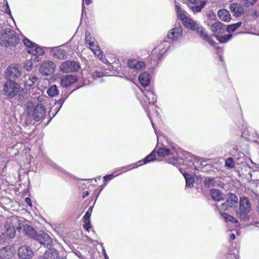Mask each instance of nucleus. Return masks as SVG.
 <instances>
[{"mask_svg":"<svg viewBox=\"0 0 259 259\" xmlns=\"http://www.w3.org/2000/svg\"><path fill=\"white\" fill-rule=\"evenodd\" d=\"M19 41L16 32L10 28L2 30L0 32V44L7 48L11 49L15 47Z\"/></svg>","mask_w":259,"mask_h":259,"instance_id":"f257e3e1","label":"nucleus"},{"mask_svg":"<svg viewBox=\"0 0 259 259\" xmlns=\"http://www.w3.org/2000/svg\"><path fill=\"white\" fill-rule=\"evenodd\" d=\"M251 205L249 199L246 197H240L239 208L236 210L237 217L241 220L248 221L250 218L249 213Z\"/></svg>","mask_w":259,"mask_h":259,"instance_id":"f03ea898","label":"nucleus"},{"mask_svg":"<svg viewBox=\"0 0 259 259\" xmlns=\"http://www.w3.org/2000/svg\"><path fill=\"white\" fill-rule=\"evenodd\" d=\"M210 29L213 33V36L221 43H225L232 38L233 35L230 34L225 35H219L224 33L226 30V26L220 22H217L212 24Z\"/></svg>","mask_w":259,"mask_h":259,"instance_id":"7ed1b4c3","label":"nucleus"},{"mask_svg":"<svg viewBox=\"0 0 259 259\" xmlns=\"http://www.w3.org/2000/svg\"><path fill=\"white\" fill-rule=\"evenodd\" d=\"M3 94L8 98H13L18 93L20 87L18 83L8 80L3 85Z\"/></svg>","mask_w":259,"mask_h":259,"instance_id":"20e7f679","label":"nucleus"},{"mask_svg":"<svg viewBox=\"0 0 259 259\" xmlns=\"http://www.w3.org/2000/svg\"><path fill=\"white\" fill-rule=\"evenodd\" d=\"M55 68L56 65L53 61L47 60L41 63L39 68V72L44 76H48L54 72Z\"/></svg>","mask_w":259,"mask_h":259,"instance_id":"39448f33","label":"nucleus"},{"mask_svg":"<svg viewBox=\"0 0 259 259\" xmlns=\"http://www.w3.org/2000/svg\"><path fill=\"white\" fill-rule=\"evenodd\" d=\"M79 68L80 65L78 62L71 61H65L60 66V71L65 73L77 71Z\"/></svg>","mask_w":259,"mask_h":259,"instance_id":"423d86ee","label":"nucleus"},{"mask_svg":"<svg viewBox=\"0 0 259 259\" xmlns=\"http://www.w3.org/2000/svg\"><path fill=\"white\" fill-rule=\"evenodd\" d=\"M144 94V98L141 101V104L143 107L147 105V104H153L156 102V98L153 91L144 89L142 91Z\"/></svg>","mask_w":259,"mask_h":259,"instance_id":"0eeeda50","label":"nucleus"},{"mask_svg":"<svg viewBox=\"0 0 259 259\" xmlns=\"http://www.w3.org/2000/svg\"><path fill=\"white\" fill-rule=\"evenodd\" d=\"M34 239L38 241L40 245H42L47 248L52 245V241L51 237L47 233L44 232L37 233Z\"/></svg>","mask_w":259,"mask_h":259,"instance_id":"6e6552de","label":"nucleus"},{"mask_svg":"<svg viewBox=\"0 0 259 259\" xmlns=\"http://www.w3.org/2000/svg\"><path fill=\"white\" fill-rule=\"evenodd\" d=\"M177 153V150L172 148L171 149H168L166 147L160 148L157 151V154L160 157H165L166 156H172V159L170 158V160L168 161L169 163H174V161L176 160L175 157V154Z\"/></svg>","mask_w":259,"mask_h":259,"instance_id":"1a4fd4ad","label":"nucleus"},{"mask_svg":"<svg viewBox=\"0 0 259 259\" xmlns=\"http://www.w3.org/2000/svg\"><path fill=\"white\" fill-rule=\"evenodd\" d=\"M18 255L21 259H30L32 257L34 253L30 247L23 245L19 247Z\"/></svg>","mask_w":259,"mask_h":259,"instance_id":"9d476101","label":"nucleus"},{"mask_svg":"<svg viewBox=\"0 0 259 259\" xmlns=\"http://www.w3.org/2000/svg\"><path fill=\"white\" fill-rule=\"evenodd\" d=\"M22 74L16 66H9L6 71V77L9 80L16 79L21 76Z\"/></svg>","mask_w":259,"mask_h":259,"instance_id":"9b49d317","label":"nucleus"},{"mask_svg":"<svg viewBox=\"0 0 259 259\" xmlns=\"http://www.w3.org/2000/svg\"><path fill=\"white\" fill-rule=\"evenodd\" d=\"M186 27L192 30H195L203 40L205 38V36H207L208 35L204 28L194 20H193V24H188Z\"/></svg>","mask_w":259,"mask_h":259,"instance_id":"f8f14e48","label":"nucleus"},{"mask_svg":"<svg viewBox=\"0 0 259 259\" xmlns=\"http://www.w3.org/2000/svg\"><path fill=\"white\" fill-rule=\"evenodd\" d=\"M15 254V250L9 246L3 247L0 249V259H11Z\"/></svg>","mask_w":259,"mask_h":259,"instance_id":"ddd939ff","label":"nucleus"},{"mask_svg":"<svg viewBox=\"0 0 259 259\" xmlns=\"http://www.w3.org/2000/svg\"><path fill=\"white\" fill-rule=\"evenodd\" d=\"M182 36V29L179 24L176 25L175 27L172 29L170 32L167 34V37L174 40L180 39Z\"/></svg>","mask_w":259,"mask_h":259,"instance_id":"4468645a","label":"nucleus"},{"mask_svg":"<svg viewBox=\"0 0 259 259\" xmlns=\"http://www.w3.org/2000/svg\"><path fill=\"white\" fill-rule=\"evenodd\" d=\"M50 53L52 55L59 59H65L67 57L66 51L59 47L50 48Z\"/></svg>","mask_w":259,"mask_h":259,"instance_id":"2eb2a0df","label":"nucleus"},{"mask_svg":"<svg viewBox=\"0 0 259 259\" xmlns=\"http://www.w3.org/2000/svg\"><path fill=\"white\" fill-rule=\"evenodd\" d=\"M46 113L45 107L42 105H38L33 112V119L36 121L41 120Z\"/></svg>","mask_w":259,"mask_h":259,"instance_id":"dca6fc26","label":"nucleus"},{"mask_svg":"<svg viewBox=\"0 0 259 259\" xmlns=\"http://www.w3.org/2000/svg\"><path fill=\"white\" fill-rule=\"evenodd\" d=\"M188 2L193 5H197L199 3V5H196L194 6H191L190 8L192 10L193 13H197L201 11L202 9L206 5L207 2L205 1L201 0H188Z\"/></svg>","mask_w":259,"mask_h":259,"instance_id":"f3484780","label":"nucleus"},{"mask_svg":"<svg viewBox=\"0 0 259 259\" xmlns=\"http://www.w3.org/2000/svg\"><path fill=\"white\" fill-rule=\"evenodd\" d=\"M77 81V77L73 75H66L61 78V84L63 87H67L75 83Z\"/></svg>","mask_w":259,"mask_h":259,"instance_id":"a211bd4d","label":"nucleus"},{"mask_svg":"<svg viewBox=\"0 0 259 259\" xmlns=\"http://www.w3.org/2000/svg\"><path fill=\"white\" fill-rule=\"evenodd\" d=\"M5 229L6 237H8V239L14 238L16 233L15 227L11 225L9 222H7L6 224L5 225Z\"/></svg>","mask_w":259,"mask_h":259,"instance_id":"6ab92c4d","label":"nucleus"},{"mask_svg":"<svg viewBox=\"0 0 259 259\" xmlns=\"http://www.w3.org/2000/svg\"><path fill=\"white\" fill-rule=\"evenodd\" d=\"M93 207V206H90L83 217V222L84 223L83 228L87 231H89V229L92 228L90 217L92 212Z\"/></svg>","mask_w":259,"mask_h":259,"instance_id":"aec40b11","label":"nucleus"},{"mask_svg":"<svg viewBox=\"0 0 259 259\" xmlns=\"http://www.w3.org/2000/svg\"><path fill=\"white\" fill-rule=\"evenodd\" d=\"M219 178L217 177H207L203 181L204 185L207 188H211L219 186Z\"/></svg>","mask_w":259,"mask_h":259,"instance_id":"412c9836","label":"nucleus"},{"mask_svg":"<svg viewBox=\"0 0 259 259\" xmlns=\"http://www.w3.org/2000/svg\"><path fill=\"white\" fill-rule=\"evenodd\" d=\"M139 80L142 86L144 87L148 86L150 81L149 73L146 72L141 73L139 75Z\"/></svg>","mask_w":259,"mask_h":259,"instance_id":"4be33fe9","label":"nucleus"},{"mask_svg":"<svg viewBox=\"0 0 259 259\" xmlns=\"http://www.w3.org/2000/svg\"><path fill=\"white\" fill-rule=\"evenodd\" d=\"M229 207L235 208L237 206L238 199L237 196L233 193H230L226 200Z\"/></svg>","mask_w":259,"mask_h":259,"instance_id":"5701e85b","label":"nucleus"},{"mask_svg":"<svg viewBox=\"0 0 259 259\" xmlns=\"http://www.w3.org/2000/svg\"><path fill=\"white\" fill-rule=\"evenodd\" d=\"M177 15L178 17L181 19L183 24L185 27H187L188 24H193V19L187 17L183 13L182 10L180 11L179 12L177 13Z\"/></svg>","mask_w":259,"mask_h":259,"instance_id":"b1692460","label":"nucleus"},{"mask_svg":"<svg viewBox=\"0 0 259 259\" xmlns=\"http://www.w3.org/2000/svg\"><path fill=\"white\" fill-rule=\"evenodd\" d=\"M219 18L224 22H229L231 19V15L229 11L225 9H222L218 12Z\"/></svg>","mask_w":259,"mask_h":259,"instance_id":"393cba45","label":"nucleus"},{"mask_svg":"<svg viewBox=\"0 0 259 259\" xmlns=\"http://www.w3.org/2000/svg\"><path fill=\"white\" fill-rule=\"evenodd\" d=\"M23 232L25 235L33 239L37 233L32 226L27 225L23 226Z\"/></svg>","mask_w":259,"mask_h":259,"instance_id":"a878e982","label":"nucleus"},{"mask_svg":"<svg viewBox=\"0 0 259 259\" xmlns=\"http://www.w3.org/2000/svg\"><path fill=\"white\" fill-rule=\"evenodd\" d=\"M210 196L213 200L220 201L223 199V194L218 190L212 189L210 191Z\"/></svg>","mask_w":259,"mask_h":259,"instance_id":"bb28decb","label":"nucleus"},{"mask_svg":"<svg viewBox=\"0 0 259 259\" xmlns=\"http://www.w3.org/2000/svg\"><path fill=\"white\" fill-rule=\"evenodd\" d=\"M28 52L34 55H41L44 53V51L41 47L35 44L34 46L30 49V51H28Z\"/></svg>","mask_w":259,"mask_h":259,"instance_id":"cd10ccee","label":"nucleus"},{"mask_svg":"<svg viewBox=\"0 0 259 259\" xmlns=\"http://www.w3.org/2000/svg\"><path fill=\"white\" fill-rule=\"evenodd\" d=\"M38 78L34 75H29L25 81V85L31 87L34 85L38 81Z\"/></svg>","mask_w":259,"mask_h":259,"instance_id":"c85d7f7f","label":"nucleus"},{"mask_svg":"<svg viewBox=\"0 0 259 259\" xmlns=\"http://www.w3.org/2000/svg\"><path fill=\"white\" fill-rule=\"evenodd\" d=\"M85 40L86 44L89 46L90 49L96 47V45H97V42L95 40L94 38L91 37L89 33H86Z\"/></svg>","mask_w":259,"mask_h":259,"instance_id":"c756f323","label":"nucleus"},{"mask_svg":"<svg viewBox=\"0 0 259 259\" xmlns=\"http://www.w3.org/2000/svg\"><path fill=\"white\" fill-rule=\"evenodd\" d=\"M186 180V187L191 188L193 187L194 180L193 178L191 177L190 175L187 173L183 174Z\"/></svg>","mask_w":259,"mask_h":259,"instance_id":"7c9ffc66","label":"nucleus"},{"mask_svg":"<svg viewBox=\"0 0 259 259\" xmlns=\"http://www.w3.org/2000/svg\"><path fill=\"white\" fill-rule=\"evenodd\" d=\"M48 94L51 97H55L59 94V90L56 85H52L47 91Z\"/></svg>","mask_w":259,"mask_h":259,"instance_id":"2f4dec72","label":"nucleus"},{"mask_svg":"<svg viewBox=\"0 0 259 259\" xmlns=\"http://www.w3.org/2000/svg\"><path fill=\"white\" fill-rule=\"evenodd\" d=\"M242 24L241 22H238L236 23L229 25L228 26L226 29L228 33H231L235 31Z\"/></svg>","mask_w":259,"mask_h":259,"instance_id":"473e14b6","label":"nucleus"},{"mask_svg":"<svg viewBox=\"0 0 259 259\" xmlns=\"http://www.w3.org/2000/svg\"><path fill=\"white\" fill-rule=\"evenodd\" d=\"M221 215L226 222H230L232 223H236L238 222L236 218L226 213H221Z\"/></svg>","mask_w":259,"mask_h":259,"instance_id":"72a5a7b5","label":"nucleus"},{"mask_svg":"<svg viewBox=\"0 0 259 259\" xmlns=\"http://www.w3.org/2000/svg\"><path fill=\"white\" fill-rule=\"evenodd\" d=\"M231 9L233 10V11L237 16H239L242 14V7L237 4H233L231 6Z\"/></svg>","mask_w":259,"mask_h":259,"instance_id":"f704fd0d","label":"nucleus"},{"mask_svg":"<svg viewBox=\"0 0 259 259\" xmlns=\"http://www.w3.org/2000/svg\"><path fill=\"white\" fill-rule=\"evenodd\" d=\"M204 40L207 41L209 43V44L212 46L213 47L215 48L216 49H219L220 50H222L221 48L217 47V44L214 41V40L212 39V37L209 35H208L207 36H205V38Z\"/></svg>","mask_w":259,"mask_h":259,"instance_id":"c9c22d12","label":"nucleus"},{"mask_svg":"<svg viewBox=\"0 0 259 259\" xmlns=\"http://www.w3.org/2000/svg\"><path fill=\"white\" fill-rule=\"evenodd\" d=\"M90 49L94 53L95 55L97 56V57L99 59H101L102 58V54H101V51L99 49V47H98L97 45H96V47L91 48Z\"/></svg>","mask_w":259,"mask_h":259,"instance_id":"e433bc0d","label":"nucleus"},{"mask_svg":"<svg viewBox=\"0 0 259 259\" xmlns=\"http://www.w3.org/2000/svg\"><path fill=\"white\" fill-rule=\"evenodd\" d=\"M156 158V154L153 151L150 154L146 157L144 159V163H146L147 162H151L154 160Z\"/></svg>","mask_w":259,"mask_h":259,"instance_id":"4c0bfd02","label":"nucleus"},{"mask_svg":"<svg viewBox=\"0 0 259 259\" xmlns=\"http://www.w3.org/2000/svg\"><path fill=\"white\" fill-rule=\"evenodd\" d=\"M225 166L230 168L234 167L235 164L233 159L231 157L227 158L225 162Z\"/></svg>","mask_w":259,"mask_h":259,"instance_id":"58836bf2","label":"nucleus"},{"mask_svg":"<svg viewBox=\"0 0 259 259\" xmlns=\"http://www.w3.org/2000/svg\"><path fill=\"white\" fill-rule=\"evenodd\" d=\"M23 42L24 45L27 48L28 51H30V49H31L33 46L35 44V43L31 41L27 38H25L23 39Z\"/></svg>","mask_w":259,"mask_h":259,"instance_id":"ea45409f","label":"nucleus"},{"mask_svg":"<svg viewBox=\"0 0 259 259\" xmlns=\"http://www.w3.org/2000/svg\"><path fill=\"white\" fill-rule=\"evenodd\" d=\"M135 63L136 65L134 68V70H142L144 68L145 66V63L143 61H138L136 60V63Z\"/></svg>","mask_w":259,"mask_h":259,"instance_id":"a19ab883","label":"nucleus"},{"mask_svg":"<svg viewBox=\"0 0 259 259\" xmlns=\"http://www.w3.org/2000/svg\"><path fill=\"white\" fill-rule=\"evenodd\" d=\"M92 76L94 79H96L97 78L103 76L104 73L101 71L100 70H98L97 69H96L94 71V72L92 74Z\"/></svg>","mask_w":259,"mask_h":259,"instance_id":"79ce46f5","label":"nucleus"},{"mask_svg":"<svg viewBox=\"0 0 259 259\" xmlns=\"http://www.w3.org/2000/svg\"><path fill=\"white\" fill-rule=\"evenodd\" d=\"M54 256L53 253L51 250H47L46 251L44 254L43 255V257L41 259H53Z\"/></svg>","mask_w":259,"mask_h":259,"instance_id":"37998d69","label":"nucleus"},{"mask_svg":"<svg viewBox=\"0 0 259 259\" xmlns=\"http://www.w3.org/2000/svg\"><path fill=\"white\" fill-rule=\"evenodd\" d=\"M229 207L227 204V201L223 203H222L220 205L217 206V207L219 209V212H221V210H225Z\"/></svg>","mask_w":259,"mask_h":259,"instance_id":"c03bdc74","label":"nucleus"},{"mask_svg":"<svg viewBox=\"0 0 259 259\" xmlns=\"http://www.w3.org/2000/svg\"><path fill=\"white\" fill-rule=\"evenodd\" d=\"M7 239H8V237H6V234L4 232L0 235V243H4L7 241Z\"/></svg>","mask_w":259,"mask_h":259,"instance_id":"a18cd8bd","label":"nucleus"},{"mask_svg":"<svg viewBox=\"0 0 259 259\" xmlns=\"http://www.w3.org/2000/svg\"><path fill=\"white\" fill-rule=\"evenodd\" d=\"M257 0H244V4L246 7L252 5L256 3Z\"/></svg>","mask_w":259,"mask_h":259,"instance_id":"49530a36","label":"nucleus"},{"mask_svg":"<svg viewBox=\"0 0 259 259\" xmlns=\"http://www.w3.org/2000/svg\"><path fill=\"white\" fill-rule=\"evenodd\" d=\"M136 60H132L128 61L127 65L128 67L131 68H132L134 69V68L135 67Z\"/></svg>","mask_w":259,"mask_h":259,"instance_id":"de8ad7c7","label":"nucleus"},{"mask_svg":"<svg viewBox=\"0 0 259 259\" xmlns=\"http://www.w3.org/2000/svg\"><path fill=\"white\" fill-rule=\"evenodd\" d=\"M32 63H29L24 65V68L27 71H30L32 70Z\"/></svg>","mask_w":259,"mask_h":259,"instance_id":"09e8293b","label":"nucleus"},{"mask_svg":"<svg viewBox=\"0 0 259 259\" xmlns=\"http://www.w3.org/2000/svg\"><path fill=\"white\" fill-rule=\"evenodd\" d=\"M82 1H83V3H82V13H83L84 8L83 2H85L86 5H90L92 3V0H82Z\"/></svg>","mask_w":259,"mask_h":259,"instance_id":"8fccbe9b","label":"nucleus"},{"mask_svg":"<svg viewBox=\"0 0 259 259\" xmlns=\"http://www.w3.org/2000/svg\"><path fill=\"white\" fill-rule=\"evenodd\" d=\"M145 111H146V112L147 113V116H148L149 119L150 120V121L151 122V123H152V125L153 127L154 128V124H153V123L152 122V119H151V117L150 113V112L149 111V109L148 108H147V109L145 108Z\"/></svg>","mask_w":259,"mask_h":259,"instance_id":"3c124183","label":"nucleus"},{"mask_svg":"<svg viewBox=\"0 0 259 259\" xmlns=\"http://www.w3.org/2000/svg\"><path fill=\"white\" fill-rule=\"evenodd\" d=\"M113 176V174L106 175L104 177V180L106 181H109L110 180H111L112 179Z\"/></svg>","mask_w":259,"mask_h":259,"instance_id":"603ef678","label":"nucleus"},{"mask_svg":"<svg viewBox=\"0 0 259 259\" xmlns=\"http://www.w3.org/2000/svg\"><path fill=\"white\" fill-rule=\"evenodd\" d=\"M166 51V49H164L163 48H162L161 49V51L160 52V53L157 55V57H158V59H160V56L163 54L164 53H165Z\"/></svg>","mask_w":259,"mask_h":259,"instance_id":"864d4df0","label":"nucleus"},{"mask_svg":"<svg viewBox=\"0 0 259 259\" xmlns=\"http://www.w3.org/2000/svg\"><path fill=\"white\" fill-rule=\"evenodd\" d=\"M65 100V98H62L61 99H60L58 102L59 104L61 105V106H62L63 105V104L64 103V101Z\"/></svg>","mask_w":259,"mask_h":259,"instance_id":"5fc2aeb1","label":"nucleus"},{"mask_svg":"<svg viewBox=\"0 0 259 259\" xmlns=\"http://www.w3.org/2000/svg\"><path fill=\"white\" fill-rule=\"evenodd\" d=\"M25 201L27 203V204H28L30 206L31 205V200L29 198H28V197L26 198Z\"/></svg>","mask_w":259,"mask_h":259,"instance_id":"6e6d98bb","label":"nucleus"},{"mask_svg":"<svg viewBox=\"0 0 259 259\" xmlns=\"http://www.w3.org/2000/svg\"><path fill=\"white\" fill-rule=\"evenodd\" d=\"M89 195V192L88 191H84L83 193L82 198H84L85 197Z\"/></svg>","mask_w":259,"mask_h":259,"instance_id":"4d7b16f0","label":"nucleus"},{"mask_svg":"<svg viewBox=\"0 0 259 259\" xmlns=\"http://www.w3.org/2000/svg\"><path fill=\"white\" fill-rule=\"evenodd\" d=\"M175 9H176V13H177L181 10L180 7L178 5H175Z\"/></svg>","mask_w":259,"mask_h":259,"instance_id":"13d9d810","label":"nucleus"},{"mask_svg":"<svg viewBox=\"0 0 259 259\" xmlns=\"http://www.w3.org/2000/svg\"><path fill=\"white\" fill-rule=\"evenodd\" d=\"M230 238L232 240H234L235 239V235L234 233H231L230 235Z\"/></svg>","mask_w":259,"mask_h":259,"instance_id":"bf43d9fd","label":"nucleus"},{"mask_svg":"<svg viewBox=\"0 0 259 259\" xmlns=\"http://www.w3.org/2000/svg\"><path fill=\"white\" fill-rule=\"evenodd\" d=\"M7 9L8 10V14L10 15H11V11H10V10L9 9V6H8V4H7Z\"/></svg>","mask_w":259,"mask_h":259,"instance_id":"052dcab7","label":"nucleus"},{"mask_svg":"<svg viewBox=\"0 0 259 259\" xmlns=\"http://www.w3.org/2000/svg\"><path fill=\"white\" fill-rule=\"evenodd\" d=\"M13 222L17 223L19 222V220L17 219V218H15L13 219Z\"/></svg>","mask_w":259,"mask_h":259,"instance_id":"680f3d73","label":"nucleus"},{"mask_svg":"<svg viewBox=\"0 0 259 259\" xmlns=\"http://www.w3.org/2000/svg\"><path fill=\"white\" fill-rule=\"evenodd\" d=\"M155 52H156V49H154L152 52V54L151 55H153L154 54V53H155Z\"/></svg>","mask_w":259,"mask_h":259,"instance_id":"e2e57ef3","label":"nucleus"},{"mask_svg":"<svg viewBox=\"0 0 259 259\" xmlns=\"http://www.w3.org/2000/svg\"><path fill=\"white\" fill-rule=\"evenodd\" d=\"M219 58L221 61H223V58L222 56H220Z\"/></svg>","mask_w":259,"mask_h":259,"instance_id":"0e129e2a","label":"nucleus"},{"mask_svg":"<svg viewBox=\"0 0 259 259\" xmlns=\"http://www.w3.org/2000/svg\"><path fill=\"white\" fill-rule=\"evenodd\" d=\"M17 229H22V227H21V226H20V224H19V226L18 227H17Z\"/></svg>","mask_w":259,"mask_h":259,"instance_id":"69168bd1","label":"nucleus"},{"mask_svg":"<svg viewBox=\"0 0 259 259\" xmlns=\"http://www.w3.org/2000/svg\"><path fill=\"white\" fill-rule=\"evenodd\" d=\"M105 259H108L107 256L106 254H104Z\"/></svg>","mask_w":259,"mask_h":259,"instance_id":"338daca9","label":"nucleus"},{"mask_svg":"<svg viewBox=\"0 0 259 259\" xmlns=\"http://www.w3.org/2000/svg\"><path fill=\"white\" fill-rule=\"evenodd\" d=\"M185 153H186V154H189V153L185 152Z\"/></svg>","mask_w":259,"mask_h":259,"instance_id":"774afa93","label":"nucleus"}]
</instances>
